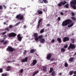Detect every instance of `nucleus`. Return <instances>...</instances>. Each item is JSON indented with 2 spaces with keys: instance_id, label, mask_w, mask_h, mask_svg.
Instances as JSON below:
<instances>
[{
  "instance_id": "59",
  "label": "nucleus",
  "mask_w": 76,
  "mask_h": 76,
  "mask_svg": "<svg viewBox=\"0 0 76 76\" xmlns=\"http://www.w3.org/2000/svg\"><path fill=\"white\" fill-rule=\"evenodd\" d=\"M74 75H76V71H75L74 72Z\"/></svg>"
},
{
  "instance_id": "6",
  "label": "nucleus",
  "mask_w": 76,
  "mask_h": 76,
  "mask_svg": "<svg viewBox=\"0 0 76 76\" xmlns=\"http://www.w3.org/2000/svg\"><path fill=\"white\" fill-rule=\"evenodd\" d=\"M67 3V2L66 1H61L60 2V3H58V6H59V7H61L62 6H64L65 5V4Z\"/></svg>"
},
{
  "instance_id": "64",
  "label": "nucleus",
  "mask_w": 76,
  "mask_h": 76,
  "mask_svg": "<svg viewBox=\"0 0 76 76\" xmlns=\"http://www.w3.org/2000/svg\"><path fill=\"white\" fill-rule=\"evenodd\" d=\"M74 55H75H75H76V52L74 54Z\"/></svg>"
},
{
  "instance_id": "22",
  "label": "nucleus",
  "mask_w": 76,
  "mask_h": 76,
  "mask_svg": "<svg viewBox=\"0 0 76 76\" xmlns=\"http://www.w3.org/2000/svg\"><path fill=\"white\" fill-rule=\"evenodd\" d=\"M65 50L64 48H61V53H65Z\"/></svg>"
},
{
  "instance_id": "3",
  "label": "nucleus",
  "mask_w": 76,
  "mask_h": 76,
  "mask_svg": "<svg viewBox=\"0 0 76 76\" xmlns=\"http://www.w3.org/2000/svg\"><path fill=\"white\" fill-rule=\"evenodd\" d=\"M16 18L18 20H22L24 19V17L23 15L20 14L16 16Z\"/></svg>"
},
{
  "instance_id": "57",
  "label": "nucleus",
  "mask_w": 76,
  "mask_h": 76,
  "mask_svg": "<svg viewBox=\"0 0 76 76\" xmlns=\"http://www.w3.org/2000/svg\"><path fill=\"white\" fill-rule=\"evenodd\" d=\"M60 14L61 15H64V14H63V12H61L60 13Z\"/></svg>"
},
{
  "instance_id": "19",
  "label": "nucleus",
  "mask_w": 76,
  "mask_h": 76,
  "mask_svg": "<svg viewBox=\"0 0 76 76\" xmlns=\"http://www.w3.org/2000/svg\"><path fill=\"white\" fill-rule=\"evenodd\" d=\"M69 4H66L64 6V8H66V9H68V8H69Z\"/></svg>"
},
{
  "instance_id": "23",
  "label": "nucleus",
  "mask_w": 76,
  "mask_h": 76,
  "mask_svg": "<svg viewBox=\"0 0 76 76\" xmlns=\"http://www.w3.org/2000/svg\"><path fill=\"white\" fill-rule=\"evenodd\" d=\"M74 59V58L73 57H71L69 59V61H73V60Z\"/></svg>"
},
{
  "instance_id": "40",
  "label": "nucleus",
  "mask_w": 76,
  "mask_h": 76,
  "mask_svg": "<svg viewBox=\"0 0 76 76\" xmlns=\"http://www.w3.org/2000/svg\"><path fill=\"white\" fill-rule=\"evenodd\" d=\"M23 72V69H21L20 70V73H22Z\"/></svg>"
},
{
  "instance_id": "4",
  "label": "nucleus",
  "mask_w": 76,
  "mask_h": 76,
  "mask_svg": "<svg viewBox=\"0 0 76 76\" xmlns=\"http://www.w3.org/2000/svg\"><path fill=\"white\" fill-rule=\"evenodd\" d=\"M6 50L7 51H9V52H13V51H16V49L11 46H8V48H7Z\"/></svg>"
},
{
  "instance_id": "14",
  "label": "nucleus",
  "mask_w": 76,
  "mask_h": 76,
  "mask_svg": "<svg viewBox=\"0 0 76 76\" xmlns=\"http://www.w3.org/2000/svg\"><path fill=\"white\" fill-rule=\"evenodd\" d=\"M39 41L41 43H42V44H44L45 42V39L42 38L40 39Z\"/></svg>"
},
{
  "instance_id": "17",
  "label": "nucleus",
  "mask_w": 76,
  "mask_h": 76,
  "mask_svg": "<svg viewBox=\"0 0 76 76\" xmlns=\"http://www.w3.org/2000/svg\"><path fill=\"white\" fill-rule=\"evenodd\" d=\"M57 41H58L59 43L61 42V39L60 38H57Z\"/></svg>"
},
{
  "instance_id": "58",
  "label": "nucleus",
  "mask_w": 76,
  "mask_h": 76,
  "mask_svg": "<svg viewBox=\"0 0 76 76\" xmlns=\"http://www.w3.org/2000/svg\"><path fill=\"white\" fill-rule=\"evenodd\" d=\"M52 64H54L55 65H56L57 64V63H56V62L53 63Z\"/></svg>"
},
{
  "instance_id": "43",
  "label": "nucleus",
  "mask_w": 76,
  "mask_h": 76,
  "mask_svg": "<svg viewBox=\"0 0 76 76\" xmlns=\"http://www.w3.org/2000/svg\"><path fill=\"white\" fill-rule=\"evenodd\" d=\"M7 43V41H5L3 43L4 45H6Z\"/></svg>"
},
{
  "instance_id": "26",
  "label": "nucleus",
  "mask_w": 76,
  "mask_h": 76,
  "mask_svg": "<svg viewBox=\"0 0 76 76\" xmlns=\"http://www.w3.org/2000/svg\"><path fill=\"white\" fill-rule=\"evenodd\" d=\"M38 34L37 33H35L33 35V36L34 38H35L36 37H38Z\"/></svg>"
},
{
  "instance_id": "35",
  "label": "nucleus",
  "mask_w": 76,
  "mask_h": 76,
  "mask_svg": "<svg viewBox=\"0 0 76 76\" xmlns=\"http://www.w3.org/2000/svg\"><path fill=\"white\" fill-rule=\"evenodd\" d=\"M65 67H68V64H67V63H65Z\"/></svg>"
},
{
  "instance_id": "62",
  "label": "nucleus",
  "mask_w": 76,
  "mask_h": 76,
  "mask_svg": "<svg viewBox=\"0 0 76 76\" xmlns=\"http://www.w3.org/2000/svg\"><path fill=\"white\" fill-rule=\"evenodd\" d=\"M43 10L44 11V12H45V9H43Z\"/></svg>"
},
{
  "instance_id": "20",
  "label": "nucleus",
  "mask_w": 76,
  "mask_h": 76,
  "mask_svg": "<svg viewBox=\"0 0 76 76\" xmlns=\"http://www.w3.org/2000/svg\"><path fill=\"white\" fill-rule=\"evenodd\" d=\"M39 73V71H35L33 74L32 76H35V75H37V73Z\"/></svg>"
},
{
  "instance_id": "63",
  "label": "nucleus",
  "mask_w": 76,
  "mask_h": 76,
  "mask_svg": "<svg viewBox=\"0 0 76 76\" xmlns=\"http://www.w3.org/2000/svg\"><path fill=\"white\" fill-rule=\"evenodd\" d=\"M4 25H6V22H4Z\"/></svg>"
},
{
  "instance_id": "33",
  "label": "nucleus",
  "mask_w": 76,
  "mask_h": 76,
  "mask_svg": "<svg viewBox=\"0 0 76 76\" xmlns=\"http://www.w3.org/2000/svg\"><path fill=\"white\" fill-rule=\"evenodd\" d=\"M43 1H44L45 3H48V2L47 0H42Z\"/></svg>"
},
{
  "instance_id": "16",
  "label": "nucleus",
  "mask_w": 76,
  "mask_h": 76,
  "mask_svg": "<svg viewBox=\"0 0 76 76\" xmlns=\"http://www.w3.org/2000/svg\"><path fill=\"white\" fill-rule=\"evenodd\" d=\"M56 75V73L55 71L52 72L51 74V75H52V76H55Z\"/></svg>"
},
{
  "instance_id": "56",
  "label": "nucleus",
  "mask_w": 76,
  "mask_h": 76,
  "mask_svg": "<svg viewBox=\"0 0 76 76\" xmlns=\"http://www.w3.org/2000/svg\"><path fill=\"white\" fill-rule=\"evenodd\" d=\"M23 28H24L25 29H26V25H25L23 26Z\"/></svg>"
},
{
  "instance_id": "24",
  "label": "nucleus",
  "mask_w": 76,
  "mask_h": 76,
  "mask_svg": "<svg viewBox=\"0 0 76 76\" xmlns=\"http://www.w3.org/2000/svg\"><path fill=\"white\" fill-rule=\"evenodd\" d=\"M73 25H74V23H72L71 24L69 25L68 26V28H70V27H72L73 26Z\"/></svg>"
},
{
  "instance_id": "7",
  "label": "nucleus",
  "mask_w": 76,
  "mask_h": 76,
  "mask_svg": "<svg viewBox=\"0 0 76 76\" xmlns=\"http://www.w3.org/2000/svg\"><path fill=\"white\" fill-rule=\"evenodd\" d=\"M16 35L15 33H11L9 34L8 36L9 37H15L16 36Z\"/></svg>"
},
{
  "instance_id": "53",
  "label": "nucleus",
  "mask_w": 76,
  "mask_h": 76,
  "mask_svg": "<svg viewBox=\"0 0 76 76\" xmlns=\"http://www.w3.org/2000/svg\"><path fill=\"white\" fill-rule=\"evenodd\" d=\"M54 58H52L51 60H50V61H54Z\"/></svg>"
},
{
  "instance_id": "50",
  "label": "nucleus",
  "mask_w": 76,
  "mask_h": 76,
  "mask_svg": "<svg viewBox=\"0 0 76 76\" xmlns=\"http://www.w3.org/2000/svg\"><path fill=\"white\" fill-rule=\"evenodd\" d=\"M58 75H60V76H61V75H62V73L60 72V73H59L58 74Z\"/></svg>"
},
{
  "instance_id": "48",
  "label": "nucleus",
  "mask_w": 76,
  "mask_h": 76,
  "mask_svg": "<svg viewBox=\"0 0 76 76\" xmlns=\"http://www.w3.org/2000/svg\"><path fill=\"white\" fill-rule=\"evenodd\" d=\"M3 72V69H2L0 68V73H2Z\"/></svg>"
},
{
  "instance_id": "1",
  "label": "nucleus",
  "mask_w": 76,
  "mask_h": 76,
  "mask_svg": "<svg viewBox=\"0 0 76 76\" xmlns=\"http://www.w3.org/2000/svg\"><path fill=\"white\" fill-rule=\"evenodd\" d=\"M73 23L72 20L69 19H68L63 21L62 25L63 26H67L69 24L70 25V23Z\"/></svg>"
},
{
  "instance_id": "42",
  "label": "nucleus",
  "mask_w": 76,
  "mask_h": 76,
  "mask_svg": "<svg viewBox=\"0 0 76 76\" xmlns=\"http://www.w3.org/2000/svg\"><path fill=\"white\" fill-rule=\"evenodd\" d=\"M57 20L59 21V20H61V18L60 17H58L57 19Z\"/></svg>"
},
{
  "instance_id": "38",
  "label": "nucleus",
  "mask_w": 76,
  "mask_h": 76,
  "mask_svg": "<svg viewBox=\"0 0 76 76\" xmlns=\"http://www.w3.org/2000/svg\"><path fill=\"white\" fill-rule=\"evenodd\" d=\"M42 21V19H40L39 20L38 22V23H39V24H40V23Z\"/></svg>"
},
{
  "instance_id": "9",
  "label": "nucleus",
  "mask_w": 76,
  "mask_h": 76,
  "mask_svg": "<svg viewBox=\"0 0 76 76\" xmlns=\"http://www.w3.org/2000/svg\"><path fill=\"white\" fill-rule=\"evenodd\" d=\"M51 55H52V54L51 53H50L48 54L47 55L46 58L47 59V60H50L51 59Z\"/></svg>"
},
{
  "instance_id": "2",
  "label": "nucleus",
  "mask_w": 76,
  "mask_h": 76,
  "mask_svg": "<svg viewBox=\"0 0 76 76\" xmlns=\"http://www.w3.org/2000/svg\"><path fill=\"white\" fill-rule=\"evenodd\" d=\"M70 4L71 7L73 8L74 9H76V0H72L70 1Z\"/></svg>"
},
{
  "instance_id": "31",
  "label": "nucleus",
  "mask_w": 76,
  "mask_h": 76,
  "mask_svg": "<svg viewBox=\"0 0 76 76\" xmlns=\"http://www.w3.org/2000/svg\"><path fill=\"white\" fill-rule=\"evenodd\" d=\"M44 32V28H43V29L41 30L40 31V34H42Z\"/></svg>"
},
{
  "instance_id": "21",
  "label": "nucleus",
  "mask_w": 76,
  "mask_h": 76,
  "mask_svg": "<svg viewBox=\"0 0 76 76\" xmlns=\"http://www.w3.org/2000/svg\"><path fill=\"white\" fill-rule=\"evenodd\" d=\"M43 70L44 72H47V67L44 66L43 67Z\"/></svg>"
},
{
  "instance_id": "13",
  "label": "nucleus",
  "mask_w": 76,
  "mask_h": 76,
  "mask_svg": "<svg viewBox=\"0 0 76 76\" xmlns=\"http://www.w3.org/2000/svg\"><path fill=\"white\" fill-rule=\"evenodd\" d=\"M28 58L27 57H26L25 58L21 60V62L22 63H25V62H28Z\"/></svg>"
},
{
  "instance_id": "18",
  "label": "nucleus",
  "mask_w": 76,
  "mask_h": 76,
  "mask_svg": "<svg viewBox=\"0 0 76 76\" xmlns=\"http://www.w3.org/2000/svg\"><path fill=\"white\" fill-rule=\"evenodd\" d=\"M11 66H7V69L6 70V71H10L11 70Z\"/></svg>"
},
{
  "instance_id": "49",
  "label": "nucleus",
  "mask_w": 76,
  "mask_h": 76,
  "mask_svg": "<svg viewBox=\"0 0 76 76\" xmlns=\"http://www.w3.org/2000/svg\"><path fill=\"white\" fill-rule=\"evenodd\" d=\"M26 50H24V52L23 53V54H26Z\"/></svg>"
},
{
  "instance_id": "41",
  "label": "nucleus",
  "mask_w": 76,
  "mask_h": 76,
  "mask_svg": "<svg viewBox=\"0 0 76 76\" xmlns=\"http://www.w3.org/2000/svg\"><path fill=\"white\" fill-rule=\"evenodd\" d=\"M54 42H55V40L54 39H53L51 41V43H54Z\"/></svg>"
},
{
  "instance_id": "55",
  "label": "nucleus",
  "mask_w": 76,
  "mask_h": 76,
  "mask_svg": "<svg viewBox=\"0 0 76 76\" xmlns=\"http://www.w3.org/2000/svg\"><path fill=\"white\" fill-rule=\"evenodd\" d=\"M3 7H4V9H6V6H5V5H3Z\"/></svg>"
},
{
  "instance_id": "37",
  "label": "nucleus",
  "mask_w": 76,
  "mask_h": 76,
  "mask_svg": "<svg viewBox=\"0 0 76 76\" xmlns=\"http://www.w3.org/2000/svg\"><path fill=\"white\" fill-rule=\"evenodd\" d=\"M68 47V45H65L64 47V48H67Z\"/></svg>"
},
{
  "instance_id": "28",
  "label": "nucleus",
  "mask_w": 76,
  "mask_h": 76,
  "mask_svg": "<svg viewBox=\"0 0 76 76\" xmlns=\"http://www.w3.org/2000/svg\"><path fill=\"white\" fill-rule=\"evenodd\" d=\"M35 51H36L35 50L31 49L30 50V53H33L34 52H35Z\"/></svg>"
},
{
  "instance_id": "12",
  "label": "nucleus",
  "mask_w": 76,
  "mask_h": 76,
  "mask_svg": "<svg viewBox=\"0 0 76 76\" xmlns=\"http://www.w3.org/2000/svg\"><path fill=\"white\" fill-rule=\"evenodd\" d=\"M17 38H18V40L19 41H21L22 39V37H20V34H18L17 35Z\"/></svg>"
},
{
  "instance_id": "11",
  "label": "nucleus",
  "mask_w": 76,
  "mask_h": 76,
  "mask_svg": "<svg viewBox=\"0 0 76 76\" xmlns=\"http://www.w3.org/2000/svg\"><path fill=\"white\" fill-rule=\"evenodd\" d=\"M37 63V60H34L32 63L30 65L31 66H34V65L36 64Z\"/></svg>"
},
{
  "instance_id": "30",
  "label": "nucleus",
  "mask_w": 76,
  "mask_h": 76,
  "mask_svg": "<svg viewBox=\"0 0 76 76\" xmlns=\"http://www.w3.org/2000/svg\"><path fill=\"white\" fill-rule=\"evenodd\" d=\"M43 37V36L42 35H39L38 37V38L39 39H42V38Z\"/></svg>"
},
{
  "instance_id": "5",
  "label": "nucleus",
  "mask_w": 76,
  "mask_h": 76,
  "mask_svg": "<svg viewBox=\"0 0 76 76\" xmlns=\"http://www.w3.org/2000/svg\"><path fill=\"white\" fill-rule=\"evenodd\" d=\"M75 48L76 46L74 44L70 43L69 46L68 48V50H70V49L72 50H73V49H75Z\"/></svg>"
},
{
  "instance_id": "45",
  "label": "nucleus",
  "mask_w": 76,
  "mask_h": 76,
  "mask_svg": "<svg viewBox=\"0 0 76 76\" xmlns=\"http://www.w3.org/2000/svg\"><path fill=\"white\" fill-rule=\"evenodd\" d=\"M7 32V31H5V32H4L2 33V35H5V34H6V33Z\"/></svg>"
},
{
  "instance_id": "8",
  "label": "nucleus",
  "mask_w": 76,
  "mask_h": 76,
  "mask_svg": "<svg viewBox=\"0 0 76 76\" xmlns=\"http://www.w3.org/2000/svg\"><path fill=\"white\" fill-rule=\"evenodd\" d=\"M42 13H43L42 11L41 10H38L37 11V13H36L35 15H42Z\"/></svg>"
},
{
  "instance_id": "52",
  "label": "nucleus",
  "mask_w": 76,
  "mask_h": 76,
  "mask_svg": "<svg viewBox=\"0 0 76 76\" xmlns=\"http://www.w3.org/2000/svg\"><path fill=\"white\" fill-rule=\"evenodd\" d=\"M19 23H20V22H19L18 23H17L16 24V25H19Z\"/></svg>"
},
{
  "instance_id": "36",
  "label": "nucleus",
  "mask_w": 76,
  "mask_h": 76,
  "mask_svg": "<svg viewBox=\"0 0 76 76\" xmlns=\"http://www.w3.org/2000/svg\"><path fill=\"white\" fill-rule=\"evenodd\" d=\"M5 30L7 31L8 32H9V31H10V29H9V28H7L5 29Z\"/></svg>"
},
{
  "instance_id": "61",
  "label": "nucleus",
  "mask_w": 76,
  "mask_h": 76,
  "mask_svg": "<svg viewBox=\"0 0 76 76\" xmlns=\"http://www.w3.org/2000/svg\"><path fill=\"white\" fill-rule=\"evenodd\" d=\"M11 63H12V62H15V60H13L12 61H11Z\"/></svg>"
},
{
  "instance_id": "10",
  "label": "nucleus",
  "mask_w": 76,
  "mask_h": 76,
  "mask_svg": "<svg viewBox=\"0 0 76 76\" xmlns=\"http://www.w3.org/2000/svg\"><path fill=\"white\" fill-rule=\"evenodd\" d=\"M69 38L68 37H65L63 38V41L64 42H66V41H69Z\"/></svg>"
},
{
  "instance_id": "32",
  "label": "nucleus",
  "mask_w": 76,
  "mask_h": 76,
  "mask_svg": "<svg viewBox=\"0 0 76 76\" xmlns=\"http://www.w3.org/2000/svg\"><path fill=\"white\" fill-rule=\"evenodd\" d=\"M2 76H7V73L2 74L1 75Z\"/></svg>"
},
{
  "instance_id": "51",
  "label": "nucleus",
  "mask_w": 76,
  "mask_h": 76,
  "mask_svg": "<svg viewBox=\"0 0 76 76\" xmlns=\"http://www.w3.org/2000/svg\"><path fill=\"white\" fill-rule=\"evenodd\" d=\"M72 16H75V13H73V12H72Z\"/></svg>"
},
{
  "instance_id": "46",
  "label": "nucleus",
  "mask_w": 76,
  "mask_h": 76,
  "mask_svg": "<svg viewBox=\"0 0 76 76\" xmlns=\"http://www.w3.org/2000/svg\"><path fill=\"white\" fill-rule=\"evenodd\" d=\"M12 27H13V26L12 25H10L9 26V28H10V29H11Z\"/></svg>"
},
{
  "instance_id": "34",
  "label": "nucleus",
  "mask_w": 76,
  "mask_h": 76,
  "mask_svg": "<svg viewBox=\"0 0 76 76\" xmlns=\"http://www.w3.org/2000/svg\"><path fill=\"white\" fill-rule=\"evenodd\" d=\"M71 41H72L71 42L72 43H74L75 42V39H71Z\"/></svg>"
},
{
  "instance_id": "29",
  "label": "nucleus",
  "mask_w": 76,
  "mask_h": 76,
  "mask_svg": "<svg viewBox=\"0 0 76 76\" xmlns=\"http://www.w3.org/2000/svg\"><path fill=\"white\" fill-rule=\"evenodd\" d=\"M71 19H72V20L76 21V18L74 17H71Z\"/></svg>"
},
{
  "instance_id": "15",
  "label": "nucleus",
  "mask_w": 76,
  "mask_h": 76,
  "mask_svg": "<svg viewBox=\"0 0 76 76\" xmlns=\"http://www.w3.org/2000/svg\"><path fill=\"white\" fill-rule=\"evenodd\" d=\"M3 37H4L3 38L4 39L0 41V42H3L4 41V39H6V38H7V36L6 35L4 36Z\"/></svg>"
},
{
  "instance_id": "27",
  "label": "nucleus",
  "mask_w": 76,
  "mask_h": 76,
  "mask_svg": "<svg viewBox=\"0 0 76 76\" xmlns=\"http://www.w3.org/2000/svg\"><path fill=\"white\" fill-rule=\"evenodd\" d=\"M73 72H74V71L73 70L70 71L69 73V75H72L73 73Z\"/></svg>"
},
{
  "instance_id": "44",
  "label": "nucleus",
  "mask_w": 76,
  "mask_h": 76,
  "mask_svg": "<svg viewBox=\"0 0 76 76\" xmlns=\"http://www.w3.org/2000/svg\"><path fill=\"white\" fill-rule=\"evenodd\" d=\"M3 9V6L0 5V10H2Z\"/></svg>"
},
{
  "instance_id": "54",
  "label": "nucleus",
  "mask_w": 76,
  "mask_h": 76,
  "mask_svg": "<svg viewBox=\"0 0 76 76\" xmlns=\"http://www.w3.org/2000/svg\"><path fill=\"white\" fill-rule=\"evenodd\" d=\"M51 25H50V24H48L46 25L47 26H50Z\"/></svg>"
},
{
  "instance_id": "60",
  "label": "nucleus",
  "mask_w": 76,
  "mask_h": 76,
  "mask_svg": "<svg viewBox=\"0 0 76 76\" xmlns=\"http://www.w3.org/2000/svg\"><path fill=\"white\" fill-rule=\"evenodd\" d=\"M7 62H8V63H12V62H11L10 61H7Z\"/></svg>"
},
{
  "instance_id": "39",
  "label": "nucleus",
  "mask_w": 76,
  "mask_h": 76,
  "mask_svg": "<svg viewBox=\"0 0 76 76\" xmlns=\"http://www.w3.org/2000/svg\"><path fill=\"white\" fill-rule=\"evenodd\" d=\"M39 39V38L38 37H35V40L37 41H38V40Z\"/></svg>"
},
{
  "instance_id": "25",
  "label": "nucleus",
  "mask_w": 76,
  "mask_h": 76,
  "mask_svg": "<svg viewBox=\"0 0 76 76\" xmlns=\"http://www.w3.org/2000/svg\"><path fill=\"white\" fill-rule=\"evenodd\" d=\"M53 68L52 67H51L50 68V71L49 72V74H50L52 72H53Z\"/></svg>"
},
{
  "instance_id": "47",
  "label": "nucleus",
  "mask_w": 76,
  "mask_h": 76,
  "mask_svg": "<svg viewBox=\"0 0 76 76\" xmlns=\"http://www.w3.org/2000/svg\"><path fill=\"white\" fill-rule=\"evenodd\" d=\"M39 25H40V24L38 23V25H37V29H38V28H39Z\"/></svg>"
}]
</instances>
